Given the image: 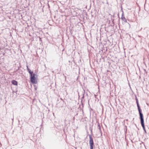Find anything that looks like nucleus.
<instances>
[{"label":"nucleus","mask_w":149,"mask_h":149,"mask_svg":"<svg viewBox=\"0 0 149 149\" xmlns=\"http://www.w3.org/2000/svg\"><path fill=\"white\" fill-rule=\"evenodd\" d=\"M140 119H141V125L142 127H143V130L145 132V133H146V130L145 126H144V120H143V117H140Z\"/></svg>","instance_id":"7ed1b4c3"},{"label":"nucleus","mask_w":149,"mask_h":149,"mask_svg":"<svg viewBox=\"0 0 149 149\" xmlns=\"http://www.w3.org/2000/svg\"><path fill=\"white\" fill-rule=\"evenodd\" d=\"M90 141L89 144L90 149H93V139L91 135H89Z\"/></svg>","instance_id":"f03ea898"},{"label":"nucleus","mask_w":149,"mask_h":149,"mask_svg":"<svg viewBox=\"0 0 149 149\" xmlns=\"http://www.w3.org/2000/svg\"><path fill=\"white\" fill-rule=\"evenodd\" d=\"M26 67H27V70L29 72V73L30 74H33V72H31V70L29 68L28 66H27Z\"/></svg>","instance_id":"0eeeda50"},{"label":"nucleus","mask_w":149,"mask_h":149,"mask_svg":"<svg viewBox=\"0 0 149 149\" xmlns=\"http://www.w3.org/2000/svg\"><path fill=\"white\" fill-rule=\"evenodd\" d=\"M30 75V80L31 83L33 84H36L37 82L36 79L35 77L34 74H32Z\"/></svg>","instance_id":"f257e3e1"},{"label":"nucleus","mask_w":149,"mask_h":149,"mask_svg":"<svg viewBox=\"0 0 149 149\" xmlns=\"http://www.w3.org/2000/svg\"><path fill=\"white\" fill-rule=\"evenodd\" d=\"M121 19H122V20L124 21L125 22H127V20L125 17L124 16L123 14V13H122L121 17Z\"/></svg>","instance_id":"39448f33"},{"label":"nucleus","mask_w":149,"mask_h":149,"mask_svg":"<svg viewBox=\"0 0 149 149\" xmlns=\"http://www.w3.org/2000/svg\"><path fill=\"white\" fill-rule=\"evenodd\" d=\"M136 102V104H137V107H138V110H139V115L140 116V117H143V114L141 112V110L140 108V107L139 106L138 101L137 100Z\"/></svg>","instance_id":"20e7f679"},{"label":"nucleus","mask_w":149,"mask_h":149,"mask_svg":"<svg viewBox=\"0 0 149 149\" xmlns=\"http://www.w3.org/2000/svg\"><path fill=\"white\" fill-rule=\"evenodd\" d=\"M12 83L15 85H17V82L14 80H12L11 81Z\"/></svg>","instance_id":"423d86ee"},{"label":"nucleus","mask_w":149,"mask_h":149,"mask_svg":"<svg viewBox=\"0 0 149 149\" xmlns=\"http://www.w3.org/2000/svg\"><path fill=\"white\" fill-rule=\"evenodd\" d=\"M98 126H99V127L100 129V125H98Z\"/></svg>","instance_id":"6e6552de"}]
</instances>
